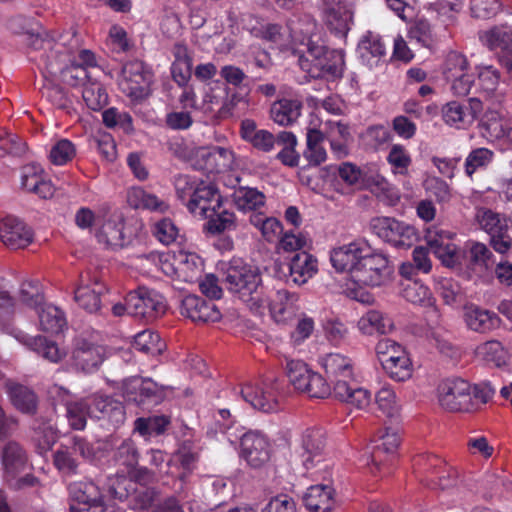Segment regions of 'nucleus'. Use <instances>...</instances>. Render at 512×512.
Here are the masks:
<instances>
[{"instance_id": "f03ea898", "label": "nucleus", "mask_w": 512, "mask_h": 512, "mask_svg": "<svg viewBox=\"0 0 512 512\" xmlns=\"http://www.w3.org/2000/svg\"><path fill=\"white\" fill-rule=\"evenodd\" d=\"M32 44L35 49L49 51L41 55L39 62L44 77L60 78L68 85H82L83 87L84 84L91 80V76L85 70V67L76 65L75 57L72 58V50L64 49L65 41L52 44L51 41L36 36Z\"/></svg>"}, {"instance_id": "49530a36", "label": "nucleus", "mask_w": 512, "mask_h": 512, "mask_svg": "<svg viewBox=\"0 0 512 512\" xmlns=\"http://www.w3.org/2000/svg\"><path fill=\"white\" fill-rule=\"evenodd\" d=\"M465 320L470 329L480 333L495 329L500 322L496 313L478 307L469 308L465 313Z\"/></svg>"}, {"instance_id": "8fccbe9b", "label": "nucleus", "mask_w": 512, "mask_h": 512, "mask_svg": "<svg viewBox=\"0 0 512 512\" xmlns=\"http://www.w3.org/2000/svg\"><path fill=\"white\" fill-rule=\"evenodd\" d=\"M234 203L241 211H251L265 204V196L256 188L240 187L233 193Z\"/></svg>"}, {"instance_id": "f704fd0d", "label": "nucleus", "mask_w": 512, "mask_h": 512, "mask_svg": "<svg viewBox=\"0 0 512 512\" xmlns=\"http://www.w3.org/2000/svg\"><path fill=\"white\" fill-rule=\"evenodd\" d=\"M399 443L400 437L395 430L387 428L379 432L377 439L375 440L373 453L366 460V464L371 466V473L376 474V471H380V454L382 452L386 454H393L397 450Z\"/></svg>"}, {"instance_id": "f3484780", "label": "nucleus", "mask_w": 512, "mask_h": 512, "mask_svg": "<svg viewBox=\"0 0 512 512\" xmlns=\"http://www.w3.org/2000/svg\"><path fill=\"white\" fill-rule=\"evenodd\" d=\"M320 11L331 32L341 37L346 36L353 19L348 0H321Z\"/></svg>"}, {"instance_id": "4c0bfd02", "label": "nucleus", "mask_w": 512, "mask_h": 512, "mask_svg": "<svg viewBox=\"0 0 512 512\" xmlns=\"http://www.w3.org/2000/svg\"><path fill=\"white\" fill-rule=\"evenodd\" d=\"M175 261L178 270V279L184 282L198 280L203 270V260L195 252L179 249L176 251Z\"/></svg>"}, {"instance_id": "ddd939ff", "label": "nucleus", "mask_w": 512, "mask_h": 512, "mask_svg": "<svg viewBox=\"0 0 512 512\" xmlns=\"http://www.w3.org/2000/svg\"><path fill=\"white\" fill-rule=\"evenodd\" d=\"M48 393L55 405H62L65 408L66 418L73 429L85 428L87 417H90L88 398L78 400L68 390L58 385H53Z\"/></svg>"}, {"instance_id": "052dcab7", "label": "nucleus", "mask_w": 512, "mask_h": 512, "mask_svg": "<svg viewBox=\"0 0 512 512\" xmlns=\"http://www.w3.org/2000/svg\"><path fill=\"white\" fill-rule=\"evenodd\" d=\"M14 300L10 293L0 287V333L10 336V330L21 331L13 324Z\"/></svg>"}, {"instance_id": "cd10ccee", "label": "nucleus", "mask_w": 512, "mask_h": 512, "mask_svg": "<svg viewBox=\"0 0 512 512\" xmlns=\"http://www.w3.org/2000/svg\"><path fill=\"white\" fill-rule=\"evenodd\" d=\"M123 228L124 221L120 214L103 215L96 229L95 237L99 243L107 247H122L124 242Z\"/></svg>"}, {"instance_id": "393cba45", "label": "nucleus", "mask_w": 512, "mask_h": 512, "mask_svg": "<svg viewBox=\"0 0 512 512\" xmlns=\"http://www.w3.org/2000/svg\"><path fill=\"white\" fill-rule=\"evenodd\" d=\"M238 101L240 97L233 94L231 98L222 102L220 89L205 86L201 96L200 113L209 117L226 118L232 115V110Z\"/></svg>"}, {"instance_id": "aec40b11", "label": "nucleus", "mask_w": 512, "mask_h": 512, "mask_svg": "<svg viewBox=\"0 0 512 512\" xmlns=\"http://www.w3.org/2000/svg\"><path fill=\"white\" fill-rule=\"evenodd\" d=\"M105 486L113 499L123 501L129 497L140 498L139 504H136L137 508L145 509L152 503V494L147 490L137 491L136 483L124 473L108 476Z\"/></svg>"}, {"instance_id": "7ed1b4c3", "label": "nucleus", "mask_w": 512, "mask_h": 512, "mask_svg": "<svg viewBox=\"0 0 512 512\" xmlns=\"http://www.w3.org/2000/svg\"><path fill=\"white\" fill-rule=\"evenodd\" d=\"M225 283L227 289L256 312L264 308L267 297L264 293L260 269L245 263L241 259H233L226 272Z\"/></svg>"}, {"instance_id": "37998d69", "label": "nucleus", "mask_w": 512, "mask_h": 512, "mask_svg": "<svg viewBox=\"0 0 512 512\" xmlns=\"http://www.w3.org/2000/svg\"><path fill=\"white\" fill-rule=\"evenodd\" d=\"M358 329L365 335L387 334L393 330L392 319L378 310H369L363 314L357 323Z\"/></svg>"}, {"instance_id": "4d7b16f0", "label": "nucleus", "mask_w": 512, "mask_h": 512, "mask_svg": "<svg viewBox=\"0 0 512 512\" xmlns=\"http://www.w3.org/2000/svg\"><path fill=\"white\" fill-rule=\"evenodd\" d=\"M9 394L13 405L24 413H32L37 406V398L32 390L23 385H12Z\"/></svg>"}, {"instance_id": "603ef678", "label": "nucleus", "mask_w": 512, "mask_h": 512, "mask_svg": "<svg viewBox=\"0 0 512 512\" xmlns=\"http://www.w3.org/2000/svg\"><path fill=\"white\" fill-rule=\"evenodd\" d=\"M133 347L147 355H158L165 348L159 334L152 330H143L134 336Z\"/></svg>"}, {"instance_id": "bf43d9fd", "label": "nucleus", "mask_w": 512, "mask_h": 512, "mask_svg": "<svg viewBox=\"0 0 512 512\" xmlns=\"http://www.w3.org/2000/svg\"><path fill=\"white\" fill-rule=\"evenodd\" d=\"M82 97L87 107L94 111L101 110L108 103L106 90L100 83L92 81V79L84 84Z\"/></svg>"}, {"instance_id": "864d4df0", "label": "nucleus", "mask_w": 512, "mask_h": 512, "mask_svg": "<svg viewBox=\"0 0 512 512\" xmlns=\"http://www.w3.org/2000/svg\"><path fill=\"white\" fill-rule=\"evenodd\" d=\"M53 463L64 476L77 474L79 461L69 445H61L54 453Z\"/></svg>"}, {"instance_id": "9b49d317", "label": "nucleus", "mask_w": 512, "mask_h": 512, "mask_svg": "<svg viewBox=\"0 0 512 512\" xmlns=\"http://www.w3.org/2000/svg\"><path fill=\"white\" fill-rule=\"evenodd\" d=\"M238 438V436H236ZM239 456L250 467L258 469L271 458L272 444L269 438L258 430H249L239 435Z\"/></svg>"}, {"instance_id": "de8ad7c7", "label": "nucleus", "mask_w": 512, "mask_h": 512, "mask_svg": "<svg viewBox=\"0 0 512 512\" xmlns=\"http://www.w3.org/2000/svg\"><path fill=\"white\" fill-rule=\"evenodd\" d=\"M281 365L284 368L289 382L297 391H300L302 388L306 387L307 384L305 382L313 370H311L304 361L285 356L284 360L281 362Z\"/></svg>"}, {"instance_id": "6e6552de", "label": "nucleus", "mask_w": 512, "mask_h": 512, "mask_svg": "<svg viewBox=\"0 0 512 512\" xmlns=\"http://www.w3.org/2000/svg\"><path fill=\"white\" fill-rule=\"evenodd\" d=\"M69 495L74 502L70 512H124L115 505H104L98 485L92 481H77L69 485Z\"/></svg>"}, {"instance_id": "c85d7f7f", "label": "nucleus", "mask_w": 512, "mask_h": 512, "mask_svg": "<svg viewBox=\"0 0 512 512\" xmlns=\"http://www.w3.org/2000/svg\"><path fill=\"white\" fill-rule=\"evenodd\" d=\"M122 391L125 400L141 405L149 399L156 398L159 387L150 379L132 377L123 382Z\"/></svg>"}, {"instance_id": "dca6fc26", "label": "nucleus", "mask_w": 512, "mask_h": 512, "mask_svg": "<svg viewBox=\"0 0 512 512\" xmlns=\"http://www.w3.org/2000/svg\"><path fill=\"white\" fill-rule=\"evenodd\" d=\"M371 245L365 239H355L333 247L330 250V262L338 272H347L351 276L354 267L363 256L370 253Z\"/></svg>"}, {"instance_id": "a211bd4d", "label": "nucleus", "mask_w": 512, "mask_h": 512, "mask_svg": "<svg viewBox=\"0 0 512 512\" xmlns=\"http://www.w3.org/2000/svg\"><path fill=\"white\" fill-rule=\"evenodd\" d=\"M106 356L105 348L85 337L75 339L72 351V365L85 373L96 370L104 361Z\"/></svg>"}, {"instance_id": "6ab92c4d", "label": "nucleus", "mask_w": 512, "mask_h": 512, "mask_svg": "<svg viewBox=\"0 0 512 512\" xmlns=\"http://www.w3.org/2000/svg\"><path fill=\"white\" fill-rule=\"evenodd\" d=\"M239 394L255 409L263 412H272L278 409L276 387L273 382H247L240 386Z\"/></svg>"}, {"instance_id": "9d476101", "label": "nucleus", "mask_w": 512, "mask_h": 512, "mask_svg": "<svg viewBox=\"0 0 512 512\" xmlns=\"http://www.w3.org/2000/svg\"><path fill=\"white\" fill-rule=\"evenodd\" d=\"M167 305L162 294L154 289L139 287L127 294L128 314L153 320L163 315Z\"/></svg>"}, {"instance_id": "58836bf2", "label": "nucleus", "mask_w": 512, "mask_h": 512, "mask_svg": "<svg viewBox=\"0 0 512 512\" xmlns=\"http://www.w3.org/2000/svg\"><path fill=\"white\" fill-rule=\"evenodd\" d=\"M317 272V260L306 252L296 253L289 263V278L297 285L305 284Z\"/></svg>"}, {"instance_id": "a878e982", "label": "nucleus", "mask_w": 512, "mask_h": 512, "mask_svg": "<svg viewBox=\"0 0 512 512\" xmlns=\"http://www.w3.org/2000/svg\"><path fill=\"white\" fill-rule=\"evenodd\" d=\"M299 296L296 293L281 289L275 292L265 306H269L271 316L277 323L292 321L300 310Z\"/></svg>"}, {"instance_id": "f257e3e1", "label": "nucleus", "mask_w": 512, "mask_h": 512, "mask_svg": "<svg viewBox=\"0 0 512 512\" xmlns=\"http://www.w3.org/2000/svg\"><path fill=\"white\" fill-rule=\"evenodd\" d=\"M318 362L332 382L335 399L358 409L369 405L371 393L355 383V365L350 357L327 353L320 356Z\"/></svg>"}, {"instance_id": "bb28decb", "label": "nucleus", "mask_w": 512, "mask_h": 512, "mask_svg": "<svg viewBox=\"0 0 512 512\" xmlns=\"http://www.w3.org/2000/svg\"><path fill=\"white\" fill-rule=\"evenodd\" d=\"M105 291V285L97 278H85L81 276L80 284L74 292L75 301L88 312H96L100 309V296Z\"/></svg>"}, {"instance_id": "774afa93", "label": "nucleus", "mask_w": 512, "mask_h": 512, "mask_svg": "<svg viewBox=\"0 0 512 512\" xmlns=\"http://www.w3.org/2000/svg\"><path fill=\"white\" fill-rule=\"evenodd\" d=\"M336 170L339 178L349 186H360L364 183V170L352 162H343Z\"/></svg>"}, {"instance_id": "a18cd8bd", "label": "nucleus", "mask_w": 512, "mask_h": 512, "mask_svg": "<svg viewBox=\"0 0 512 512\" xmlns=\"http://www.w3.org/2000/svg\"><path fill=\"white\" fill-rule=\"evenodd\" d=\"M302 103L298 100L281 99L270 109L272 120L280 126L292 125L300 116Z\"/></svg>"}, {"instance_id": "423d86ee", "label": "nucleus", "mask_w": 512, "mask_h": 512, "mask_svg": "<svg viewBox=\"0 0 512 512\" xmlns=\"http://www.w3.org/2000/svg\"><path fill=\"white\" fill-rule=\"evenodd\" d=\"M377 360L386 375L396 382L409 380L413 365L406 349L390 338L380 339L375 347Z\"/></svg>"}, {"instance_id": "0e129e2a", "label": "nucleus", "mask_w": 512, "mask_h": 512, "mask_svg": "<svg viewBox=\"0 0 512 512\" xmlns=\"http://www.w3.org/2000/svg\"><path fill=\"white\" fill-rule=\"evenodd\" d=\"M33 439L40 452H46L56 443L58 431L51 422L42 423L34 428Z\"/></svg>"}, {"instance_id": "5fc2aeb1", "label": "nucleus", "mask_w": 512, "mask_h": 512, "mask_svg": "<svg viewBox=\"0 0 512 512\" xmlns=\"http://www.w3.org/2000/svg\"><path fill=\"white\" fill-rule=\"evenodd\" d=\"M386 159L394 175L406 176L408 174L412 158L403 145H392Z\"/></svg>"}, {"instance_id": "2f4dec72", "label": "nucleus", "mask_w": 512, "mask_h": 512, "mask_svg": "<svg viewBox=\"0 0 512 512\" xmlns=\"http://www.w3.org/2000/svg\"><path fill=\"white\" fill-rule=\"evenodd\" d=\"M481 43L489 50L512 53V26L503 23L479 33Z\"/></svg>"}, {"instance_id": "c03bdc74", "label": "nucleus", "mask_w": 512, "mask_h": 512, "mask_svg": "<svg viewBox=\"0 0 512 512\" xmlns=\"http://www.w3.org/2000/svg\"><path fill=\"white\" fill-rule=\"evenodd\" d=\"M39 317V329L48 334H58L66 327L64 312L52 304H41L35 309Z\"/></svg>"}, {"instance_id": "c9c22d12", "label": "nucleus", "mask_w": 512, "mask_h": 512, "mask_svg": "<svg viewBox=\"0 0 512 512\" xmlns=\"http://www.w3.org/2000/svg\"><path fill=\"white\" fill-rule=\"evenodd\" d=\"M483 137L490 141L502 138L512 139V128L505 118L495 110H487L480 122Z\"/></svg>"}, {"instance_id": "4468645a", "label": "nucleus", "mask_w": 512, "mask_h": 512, "mask_svg": "<svg viewBox=\"0 0 512 512\" xmlns=\"http://www.w3.org/2000/svg\"><path fill=\"white\" fill-rule=\"evenodd\" d=\"M326 438L322 428H308L301 436L300 447L294 453L295 462L308 471L320 464L324 458Z\"/></svg>"}, {"instance_id": "e433bc0d", "label": "nucleus", "mask_w": 512, "mask_h": 512, "mask_svg": "<svg viewBox=\"0 0 512 512\" xmlns=\"http://www.w3.org/2000/svg\"><path fill=\"white\" fill-rule=\"evenodd\" d=\"M475 410L472 387L464 379L450 381V412H471Z\"/></svg>"}, {"instance_id": "72a5a7b5", "label": "nucleus", "mask_w": 512, "mask_h": 512, "mask_svg": "<svg viewBox=\"0 0 512 512\" xmlns=\"http://www.w3.org/2000/svg\"><path fill=\"white\" fill-rule=\"evenodd\" d=\"M335 491L327 484L310 486L304 495V504L312 512H329L335 505Z\"/></svg>"}, {"instance_id": "79ce46f5", "label": "nucleus", "mask_w": 512, "mask_h": 512, "mask_svg": "<svg viewBox=\"0 0 512 512\" xmlns=\"http://www.w3.org/2000/svg\"><path fill=\"white\" fill-rule=\"evenodd\" d=\"M208 172H227L235 167V156L232 150L224 147H213L201 152Z\"/></svg>"}, {"instance_id": "39448f33", "label": "nucleus", "mask_w": 512, "mask_h": 512, "mask_svg": "<svg viewBox=\"0 0 512 512\" xmlns=\"http://www.w3.org/2000/svg\"><path fill=\"white\" fill-rule=\"evenodd\" d=\"M300 68L311 78L335 80L344 71V53L342 50H327L323 44H309L308 56L300 55Z\"/></svg>"}, {"instance_id": "f8f14e48", "label": "nucleus", "mask_w": 512, "mask_h": 512, "mask_svg": "<svg viewBox=\"0 0 512 512\" xmlns=\"http://www.w3.org/2000/svg\"><path fill=\"white\" fill-rule=\"evenodd\" d=\"M151 73L141 61H130L122 68L119 81L121 91L133 101H139L150 94Z\"/></svg>"}, {"instance_id": "5701e85b", "label": "nucleus", "mask_w": 512, "mask_h": 512, "mask_svg": "<svg viewBox=\"0 0 512 512\" xmlns=\"http://www.w3.org/2000/svg\"><path fill=\"white\" fill-rule=\"evenodd\" d=\"M0 239L5 246L20 249L33 241V233L20 218L7 215L0 220Z\"/></svg>"}, {"instance_id": "0eeeda50", "label": "nucleus", "mask_w": 512, "mask_h": 512, "mask_svg": "<svg viewBox=\"0 0 512 512\" xmlns=\"http://www.w3.org/2000/svg\"><path fill=\"white\" fill-rule=\"evenodd\" d=\"M393 268L386 254L370 247V253L363 256L354 267L350 280L359 287H380L390 280Z\"/></svg>"}, {"instance_id": "4be33fe9", "label": "nucleus", "mask_w": 512, "mask_h": 512, "mask_svg": "<svg viewBox=\"0 0 512 512\" xmlns=\"http://www.w3.org/2000/svg\"><path fill=\"white\" fill-rule=\"evenodd\" d=\"M9 332L10 336L18 343L37 353L49 362L58 363L66 356L64 349L60 348L56 342L48 340L46 337L40 335L30 336L24 331L10 330Z\"/></svg>"}, {"instance_id": "680f3d73", "label": "nucleus", "mask_w": 512, "mask_h": 512, "mask_svg": "<svg viewBox=\"0 0 512 512\" xmlns=\"http://www.w3.org/2000/svg\"><path fill=\"white\" fill-rule=\"evenodd\" d=\"M477 218L481 228L484 229L490 237L493 235L498 236L499 233L508 232L507 220L498 213L491 210H484L478 213Z\"/></svg>"}, {"instance_id": "412c9836", "label": "nucleus", "mask_w": 512, "mask_h": 512, "mask_svg": "<svg viewBox=\"0 0 512 512\" xmlns=\"http://www.w3.org/2000/svg\"><path fill=\"white\" fill-rule=\"evenodd\" d=\"M180 313L195 323L216 322L222 316L216 304L192 294L184 296L181 300Z\"/></svg>"}, {"instance_id": "338daca9", "label": "nucleus", "mask_w": 512, "mask_h": 512, "mask_svg": "<svg viewBox=\"0 0 512 512\" xmlns=\"http://www.w3.org/2000/svg\"><path fill=\"white\" fill-rule=\"evenodd\" d=\"M206 229L212 234H218L226 230H230L235 226L234 213L223 208L219 209L214 216L206 218Z\"/></svg>"}, {"instance_id": "1a4fd4ad", "label": "nucleus", "mask_w": 512, "mask_h": 512, "mask_svg": "<svg viewBox=\"0 0 512 512\" xmlns=\"http://www.w3.org/2000/svg\"><path fill=\"white\" fill-rule=\"evenodd\" d=\"M371 229L383 241L400 249H407L418 240V232L414 226L392 217L372 219Z\"/></svg>"}, {"instance_id": "b1692460", "label": "nucleus", "mask_w": 512, "mask_h": 512, "mask_svg": "<svg viewBox=\"0 0 512 512\" xmlns=\"http://www.w3.org/2000/svg\"><path fill=\"white\" fill-rule=\"evenodd\" d=\"M90 417L106 421L113 427H118L125 421L124 406L120 401L109 396L95 394L88 398Z\"/></svg>"}, {"instance_id": "13d9d810", "label": "nucleus", "mask_w": 512, "mask_h": 512, "mask_svg": "<svg viewBox=\"0 0 512 512\" xmlns=\"http://www.w3.org/2000/svg\"><path fill=\"white\" fill-rule=\"evenodd\" d=\"M250 223L260 231L263 238L268 242L276 241L282 233V225L274 217H267L263 214H252Z\"/></svg>"}, {"instance_id": "09e8293b", "label": "nucleus", "mask_w": 512, "mask_h": 512, "mask_svg": "<svg viewBox=\"0 0 512 512\" xmlns=\"http://www.w3.org/2000/svg\"><path fill=\"white\" fill-rule=\"evenodd\" d=\"M475 354L479 359L496 367L505 365L508 355L506 349L497 340L479 344L475 349Z\"/></svg>"}, {"instance_id": "e2e57ef3", "label": "nucleus", "mask_w": 512, "mask_h": 512, "mask_svg": "<svg viewBox=\"0 0 512 512\" xmlns=\"http://www.w3.org/2000/svg\"><path fill=\"white\" fill-rule=\"evenodd\" d=\"M76 155L75 145L68 139L57 140L50 149L49 159L54 165H65Z\"/></svg>"}, {"instance_id": "3c124183", "label": "nucleus", "mask_w": 512, "mask_h": 512, "mask_svg": "<svg viewBox=\"0 0 512 512\" xmlns=\"http://www.w3.org/2000/svg\"><path fill=\"white\" fill-rule=\"evenodd\" d=\"M425 237L429 250L448 267V232L433 227L427 230Z\"/></svg>"}, {"instance_id": "7c9ffc66", "label": "nucleus", "mask_w": 512, "mask_h": 512, "mask_svg": "<svg viewBox=\"0 0 512 512\" xmlns=\"http://www.w3.org/2000/svg\"><path fill=\"white\" fill-rule=\"evenodd\" d=\"M386 48L381 37L367 31L359 40L357 54L363 64L372 68L385 56Z\"/></svg>"}, {"instance_id": "ea45409f", "label": "nucleus", "mask_w": 512, "mask_h": 512, "mask_svg": "<svg viewBox=\"0 0 512 512\" xmlns=\"http://www.w3.org/2000/svg\"><path fill=\"white\" fill-rule=\"evenodd\" d=\"M172 54L174 56V61L171 65L173 80L179 86H186L192 74V57L188 48L180 43L174 45Z\"/></svg>"}, {"instance_id": "473e14b6", "label": "nucleus", "mask_w": 512, "mask_h": 512, "mask_svg": "<svg viewBox=\"0 0 512 512\" xmlns=\"http://www.w3.org/2000/svg\"><path fill=\"white\" fill-rule=\"evenodd\" d=\"M481 110L482 103L477 98L450 101V122L456 124L457 128H466L474 122Z\"/></svg>"}, {"instance_id": "69168bd1", "label": "nucleus", "mask_w": 512, "mask_h": 512, "mask_svg": "<svg viewBox=\"0 0 512 512\" xmlns=\"http://www.w3.org/2000/svg\"><path fill=\"white\" fill-rule=\"evenodd\" d=\"M305 383L306 387L299 392L305 393L311 398H326L333 395V388L331 389L323 376L317 372L313 371Z\"/></svg>"}, {"instance_id": "c756f323", "label": "nucleus", "mask_w": 512, "mask_h": 512, "mask_svg": "<svg viewBox=\"0 0 512 512\" xmlns=\"http://www.w3.org/2000/svg\"><path fill=\"white\" fill-rule=\"evenodd\" d=\"M1 463L7 480L14 479L28 467L27 455L16 442H8L1 452Z\"/></svg>"}, {"instance_id": "2eb2a0df", "label": "nucleus", "mask_w": 512, "mask_h": 512, "mask_svg": "<svg viewBox=\"0 0 512 512\" xmlns=\"http://www.w3.org/2000/svg\"><path fill=\"white\" fill-rule=\"evenodd\" d=\"M289 46L293 53L308 56L309 44H320L317 37L318 25L308 14L293 18L289 21Z\"/></svg>"}, {"instance_id": "6e6d98bb", "label": "nucleus", "mask_w": 512, "mask_h": 512, "mask_svg": "<svg viewBox=\"0 0 512 512\" xmlns=\"http://www.w3.org/2000/svg\"><path fill=\"white\" fill-rule=\"evenodd\" d=\"M375 402L378 409L388 417L398 416L401 411V404L397 399L394 389L385 385L375 395Z\"/></svg>"}, {"instance_id": "20e7f679", "label": "nucleus", "mask_w": 512, "mask_h": 512, "mask_svg": "<svg viewBox=\"0 0 512 512\" xmlns=\"http://www.w3.org/2000/svg\"><path fill=\"white\" fill-rule=\"evenodd\" d=\"M175 189L178 198L196 218L206 219L221 209L222 196L211 183L180 175L175 180Z\"/></svg>"}, {"instance_id": "a19ab883", "label": "nucleus", "mask_w": 512, "mask_h": 512, "mask_svg": "<svg viewBox=\"0 0 512 512\" xmlns=\"http://www.w3.org/2000/svg\"><path fill=\"white\" fill-rule=\"evenodd\" d=\"M129 205L135 209L163 213L168 210V204L154 193L142 187H132L127 193Z\"/></svg>"}]
</instances>
